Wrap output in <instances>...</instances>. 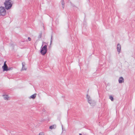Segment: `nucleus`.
I'll list each match as a JSON object with an SVG mask.
<instances>
[{"mask_svg": "<svg viewBox=\"0 0 135 135\" xmlns=\"http://www.w3.org/2000/svg\"><path fill=\"white\" fill-rule=\"evenodd\" d=\"M86 99L88 103L91 106H94L96 104V102L92 99L90 96L88 94L86 95Z\"/></svg>", "mask_w": 135, "mask_h": 135, "instance_id": "f257e3e1", "label": "nucleus"}, {"mask_svg": "<svg viewBox=\"0 0 135 135\" xmlns=\"http://www.w3.org/2000/svg\"><path fill=\"white\" fill-rule=\"evenodd\" d=\"M11 0H6L4 3L5 7L6 9H10L12 6L11 3Z\"/></svg>", "mask_w": 135, "mask_h": 135, "instance_id": "f03ea898", "label": "nucleus"}, {"mask_svg": "<svg viewBox=\"0 0 135 135\" xmlns=\"http://www.w3.org/2000/svg\"><path fill=\"white\" fill-rule=\"evenodd\" d=\"M47 51V46L46 45H45L43 47H41V50L40 52L41 54L43 55H45Z\"/></svg>", "mask_w": 135, "mask_h": 135, "instance_id": "7ed1b4c3", "label": "nucleus"}, {"mask_svg": "<svg viewBox=\"0 0 135 135\" xmlns=\"http://www.w3.org/2000/svg\"><path fill=\"white\" fill-rule=\"evenodd\" d=\"M6 13V11L4 7H0V16H4Z\"/></svg>", "mask_w": 135, "mask_h": 135, "instance_id": "20e7f679", "label": "nucleus"}, {"mask_svg": "<svg viewBox=\"0 0 135 135\" xmlns=\"http://www.w3.org/2000/svg\"><path fill=\"white\" fill-rule=\"evenodd\" d=\"M2 68L3 69V71H7L8 70V67L5 63L4 62V65L3 66H2Z\"/></svg>", "mask_w": 135, "mask_h": 135, "instance_id": "39448f33", "label": "nucleus"}, {"mask_svg": "<svg viewBox=\"0 0 135 135\" xmlns=\"http://www.w3.org/2000/svg\"><path fill=\"white\" fill-rule=\"evenodd\" d=\"M117 51L119 52V53L121 49V45L119 44H118L117 45Z\"/></svg>", "mask_w": 135, "mask_h": 135, "instance_id": "423d86ee", "label": "nucleus"}, {"mask_svg": "<svg viewBox=\"0 0 135 135\" xmlns=\"http://www.w3.org/2000/svg\"><path fill=\"white\" fill-rule=\"evenodd\" d=\"M119 83H122L124 82V79L122 77L119 78L118 80Z\"/></svg>", "mask_w": 135, "mask_h": 135, "instance_id": "0eeeda50", "label": "nucleus"}, {"mask_svg": "<svg viewBox=\"0 0 135 135\" xmlns=\"http://www.w3.org/2000/svg\"><path fill=\"white\" fill-rule=\"evenodd\" d=\"M36 94H35L32 95H31L30 97L29 98L30 99H34L35 98V97L36 96Z\"/></svg>", "mask_w": 135, "mask_h": 135, "instance_id": "6e6552de", "label": "nucleus"}, {"mask_svg": "<svg viewBox=\"0 0 135 135\" xmlns=\"http://www.w3.org/2000/svg\"><path fill=\"white\" fill-rule=\"evenodd\" d=\"M3 96L5 100H7L9 99V97H8V95H3Z\"/></svg>", "mask_w": 135, "mask_h": 135, "instance_id": "1a4fd4ad", "label": "nucleus"}, {"mask_svg": "<svg viewBox=\"0 0 135 135\" xmlns=\"http://www.w3.org/2000/svg\"><path fill=\"white\" fill-rule=\"evenodd\" d=\"M56 128V125H53L52 126H50L49 127V128L51 129H55Z\"/></svg>", "mask_w": 135, "mask_h": 135, "instance_id": "9d476101", "label": "nucleus"}, {"mask_svg": "<svg viewBox=\"0 0 135 135\" xmlns=\"http://www.w3.org/2000/svg\"><path fill=\"white\" fill-rule=\"evenodd\" d=\"M61 2L62 3V7L64 9V3L63 2V0H61Z\"/></svg>", "mask_w": 135, "mask_h": 135, "instance_id": "9b49d317", "label": "nucleus"}, {"mask_svg": "<svg viewBox=\"0 0 135 135\" xmlns=\"http://www.w3.org/2000/svg\"><path fill=\"white\" fill-rule=\"evenodd\" d=\"M22 70H26V69L25 68V65L23 64V63H22Z\"/></svg>", "mask_w": 135, "mask_h": 135, "instance_id": "f8f14e48", "label": "nucleus"}, {"mask_svg": "<svg viewBox=\"0 0 135 135\" xmlns=\"http://www.w3.org/2000/svg\"><path fill=\"white\" fill-rule=\"evenodd\" d=\"M109 98L112 101H113L114 100L113 97L112 96H109Z\"/></svg>", "mask_w": 135, "mask_h": 135, "instance_id": "ddd939ff", "label": "nucleus"}, {"mask_svg": "<svg viewBox=\"0 0 135 135\" xmlns=\"http://www.w3.org/2000/svg\"><path fill=\"white\" fill-rule=\"evenodd\" d=\"M52 40H53L52 36H51V41H50V45H51V44Z\"/></svg>", "mask_w": 135, "mask_h": 135, "instance_id": "4468645a", "label": "nucleus"}, {"mask_svg": "<svg viewBox=\"0 0 135 135\" xmlns=\"http://www.w3.org/2000/svg\"><path fill=\"white\" fill-rule=\"evenodd\" d=\"M44 132H40L39 134V135H44Z\"/></svg>", "mask_w": 135, "mask_h": 135, "instance_id": "2eb2a0df", "label": "nucleus"}, {"mask_svg": "<svg viewBox=\"0 0 135 135\" xmlns=\"http://www.w3.org/2000/svg\"><path fill=\"white\" fill-rule=\"evenodd\" d=\"M28 39L29 41H30L31 40V38L30 37H28Z\"/></svg>", "mask_w": 135, "mask_h": 135, "instance_id": "dca6fc26", "label": "nucleus"}, {"mask_svg": "<svg viewBox=\"0 0 135 135\" xmlns=\"http://www.w3.org/2000/svg\"><path fill=\"white\" fill-rule=\"evenodd\" d=\"M79 135H82V134H81V133H80V134H79Z\"/></svg>", "mask_w": 135, "mask_h": 135, "instance_id": "f3484780", "label": "nucleus"}]
</instances>
